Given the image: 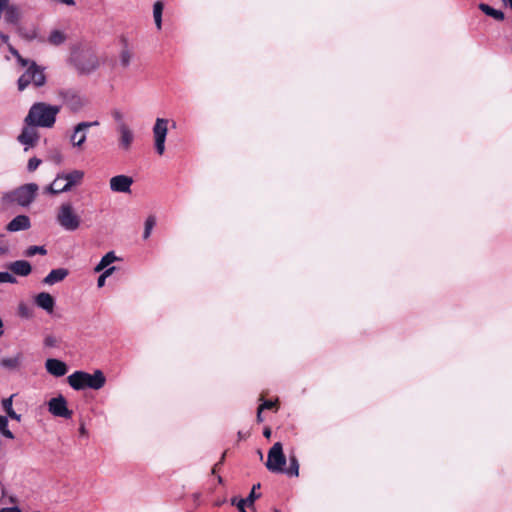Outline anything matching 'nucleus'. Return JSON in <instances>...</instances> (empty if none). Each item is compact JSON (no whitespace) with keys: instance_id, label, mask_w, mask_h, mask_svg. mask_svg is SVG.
<instances>
[{"instance_id":"obj_1","label":"nucleus","mask_w":512,"mask_h":512,"mask_svg":"<svg viewBox=\"0 0 512 512\" xmlns=\"http://www.w3.org/2000/svg\"><path fill=\"white\" fill-rule=\"evenodd\" d=\"M59 111L60 108L58 106L43 102L35 103L31 106L25 118V123L28 126L51 128L56 121V115Z\"/></svg>"},{"instance_id":"obj_2","label":"nucleus","mask_w":512,"mask_h":512,"mask_svg":"<svg viewBox=\"0 0 512 512\" xmlns=\"http://www.w3.org/2000/svg\"><path fill=\"white\" fill-rule=\"evenodd\" d=\"M69 385L74 390L101 389L106 383V377L101 370H95L93 374L85 371H75L67 378Z\"/></svg>"},{"instance_id":"obj_3","label":"nucleus","mask_w":512,"mask_h":512,"mask_svg":"<svg viewBox=\"0 0 512 512\" xmlns=\"http://www.w3.org/2000/svg\"><path fill=\"white\" fill-rule=\"evenodd\" d=\"M84 177L81 170H73L69 173H61L56 176L54 181L46 188V192L59 194L69 191L73 186L79 184Z\"/></svg>"},{"instance_id":"obj_4","label":"nucleus","mask_w":512,"mask_h":512,"mask_svg":"<svg viewBox=\"0 0 512 512\" xmlns=\"http://www.w3.org/2000/svg\"><path fill=\"white\" fill-rule=\"evenodd\" d=\"M56 221L65 231H75L81 226V217L71 202H63L57 209Z\"/></svg>"},{"instance_id":"obj_5","label":"nucleus","mask_w":512,"mask_h":512,"mask_svg":"<svg viewBox=\"0 0 512 512\" xmlns=\"http://www.w3.org/2000/svg\"><path fill=\"white\" fill-rule=\"evenodd\" d=\"M38 191V185L35 183H28L20 186L14 191L7 193L3 196L5 202H15L20 206H28L35 199Z\"/></svg>"},{"instance_id":"obj_6","label":"nucleus","mask_w":512,"mask_h":512,"mask_svg":"<svg viewBox=\"0 0 512 512\" xmlns=\"http://www.w3.org/2000/svg\"><path fill=\"white\" fill-rule=\"evenodd\" d=\"M46 77L43 68L35 62H31L26 71L18 79V89L23 91L29 84L41 87L45 84Z\"/></svg>"},{"instance_id":"obj_7","label":"nucleus","mask_w":512,"mask_h":512,"mask_svg":"<svg viewBox=\"0 0 512 512\" xmlns=\"http://www.w3.org/2000/svg\"><path fill=\"white\" fill-rule=\"evenodd\" d=\"M266 468L272 473H283L286 465V457L283 453V446L280 442L274 443L270 448L265 463Z\"/></svg>"},{"instance_id":"obj_8","label":"nucleus","mask_w":512,"mask_h":512,"mask_svg":"<svg viewBox=\"0 0 512 512\" xmlns=\"http://www.w3.org/2000/svg\"><path fill=\"white\" fill-rule=\"evenodd\" d=\"M169 120L166 118H156L152 128L154 147L158 155L165 152V142L168 134Z\"/></svg>"},{"instance_id":"obj_9","label":"nucleus","mask_w":512,"mask_h":512,"mask_svg":"<svg viewBox=\"0 0 512 512\" xmlns=\"http://www.w3.org/2000/svg\"><path fill=\"white\" fill-rule=\"evenodd\" d=\"M117 134V147L121 152H129L136 139V134L130 125H122L115 128Z\"/></svg>"},{"instance_id":"obj_10","label":"nucleus","mask_w":512,"mask_h":512,"mask_svg":"<svg viewBox=\"0 0 512 512\" xmlns=\"http://www.w3.org/2000/svg\"><path fill=\"white\" fill-rule=\"evenodd\" d=\"M73 62L76 69L82 74H91L101 64L100 58L94 53L84 54L80 58H75Z\"/></svg>"},{"instance_id":"obj_11","label":"nucleus","mask_w":512,"mask_h":512,"mask_svg":"<svg viewBox=\"0 0 512 512\" xmlns=\"http://www.w3.org/2000/svg\"><path fill=\"white\" fill-rule=\"evenodd\" d=\"M48 410L52 415L56 417H62L66 419L72 417V411L68 409L67 401L62 395L49 400Z\"/></svg>"},{"instance_id":"obj_12","label":"nucleus","mask_w":512,"mask_h":512,"mask_svg":"<svg viewBox=\"0 0 512 512\" xmlns=\"http://www.w3.org/2000/svg\"><path fill=\"white\" fill-rule=\"evenodd\" d=\"M98 121L93 122H80L74 127V131L71 135V142L74 147H82L87 139V130L90 127L98 126Z\"/></svg>"},{"instance_id":"obj_13","label":"nucleus","mask_w":512,"mask_h":512,"mask_svg":"<svg viewBox=\"0 0 512 512\" xmlns=\"http://www.w3.org/2000/svg\"><path fill=\"white\" fill-rule=\"evenodd\" d=\"M133 182V178L128 175H116L110 178L109 187L115 193H130Z\"/></svg>"},{"instance_id":"obj_14","label":"nucleus","mask_w":512,"mask_h":512,"mask_svg":"<svg viewBox=\"0 0 512 512\" xmlns=\"http://www.w3.org/2000/svg\"><path fill=\"white\" fill-rule=\"evenodd\" d=\"M45 368L48 373L55 377L64 376L68 371L67 365L63 361L55 358L47 359L45 362Z\"/></svg>"},{"instance_id":"obj_15","label":"nucleus","mask_w":512,"mask_h":512,"mask_svg":"<svg viewBox=\"0 0 512 512\" xmlns=\"http://www.w3.org/2000/svg\"><path fill=\"white\" fill-rule=\"evenodd\" d=\"M35 126L25 127L21 134L18 136V141L27 146H34L38 140V133L34 128Z\"/></svg>"},{"instance_id":"obj_16","label":"nucleus","mask_w":512,"mask_h":512,"mask_svg":"<svg viewBox=\"0 0 512 512\" xmlns=\"http://www.w3.org/2000/svg\"><path fill=\"white\" fill-rule=\"evenodd\" d=\"M35 303L38 307L42 308L49 314H51L54 310L55 300L47 292H41L38 295H36Z\"/></svg>"},{"instance_id":"obj_17","label":"nucleus","mask_w":512,"mask_h":512,"mask_svg":"<svg viewBox=\"0 0 512 512\" xmlns=\"http://www.w3.org/2000/svg\"><path fill=\"white\" fill-rule=\"evenodd\" d=\"M30 219L26 215H18L12 219L7 225V230L10 232H17L21 230H27L30 228Z\"/></svg>"},{"instance_id":"obj_18","label":"nucleus","mask_w":512,"mask_h":512,"mask_svg":"<svg viewBox=\"0 0 512 512\" xmlns=\"http://www.w3.org/2000/svg\"><path fill=\"white\" fill-rule=\"evenodd\" d=\"M9 270L19 276H27L31 273V265L25 260H18L8 265Z\"/></svg>"},{"instance_id":"obj_19","label":"nucleus","mask_w":512,"mask_h":512,"mask_svg":"<svg viewBox=\"0 0 512 512\" xmlns=\"http://www.w3.org/2000/svg\"><path fill=\"white\" fill-rule=\"evenodd\" d=\"M68 275V270L64 268L53 269L43 279V282L47 285H54L64 280Z\"/></svg>"},{"instance_id":"obj_20","label":"nucleus","mask_w":512,"mask_h":512,"mask_svg":"<svg viewBox=\"0 0 512 512\" xmlns=\"http://www.w3.org/2000/svg\"><path fill=\"white\" fill-rule=\"evenodd\" d=\"M21 19V10L18 5L10 4L4 13V20L9 24H18Z\"/></svg>"},{"instance_id":"obj_21","label":"nucleus","mask_w":512,"mask_h":512,"mask_svg":"<svg viewBox=\"0 0 512 512\" xmlns=\"http://www.w3.org/2000/svg\"><path fill=\"white\" fill-rule=\"evenodd\" d=\"M64 100L70 109L77 111L84 105L83 99L76 93L68 91L65 93Z\"/></svg>"},{"instance_id":"obj_22","label":"nucleus","mask_w":512,"mask_h":512,"mask_svg":"<svg viewBox=\"0 0 512 512\" xmlns=\"http://www.w3.org/2000/svg\"><path fill=\"white\" fill-rule=\"evenodd\" d=\"M260 486V483L253 485L248 497L245 499H240L237 504L247 505L248 509L254 510L255 501L261 497V494L256 492V490L259 489Z\"/></svg>"},{"instance_id":"obj_23","label":"nucleus","mask_w":512,"mask_h":512,"mask_svg":"<svg viewBox=\"0 0 512 512\" xmlns=\"http://www.w3.org/2000/svg\"><path fill=\"white\" fill-rule=\"evenodd\" d=\"M118 260V257L115 255L113 251L106 253L100 260V262L95 266V272H101L105 268L109 267L110 264L114 263Z\"/></svg>"},{"instance_id":"obj_24","label":"nucleus","mask_w":512,"mask_h":512,"mask_svg":"<svg viewBox=\"0 0 512 512\" xmlns=\"http://www.w3.org/2000/svg\"><path fill=\"white\" fill-rule=\"evenodd\" d=\"M163 10H164V3L163 1H156L154 4H153V19H154V23H155V26L157 28V30H161L162 29V14H163Z\"/></svg>"},{"instance_id":"obj_25","label":"nucleus","mask_w":512,"mask_h":512,"mask_svg":"<svg viewBox=\"0 0 512 512\" xmlns=\"http://www.w3.org/2000/svg\"><path fill=\"white\" fill-rule=\"evenodd\" d=\"M67 39L66 34L61 30H52L48 36V43L53 46L62 45Z\"/></svg>"},{"instance_id":"obj_26","label":"nucleus","mask_w":512,"mask_h":512,"mask_svg":"<svg viewBox=\"0 0 512 512\" xmlns=\"http://www.w3.org/2000/svg\"><path fill=\"white\" fill-rule=\"evenodd\" d=\"M479 9L487 16H490L498 21H502L504 19V13L501 10L494 9L488 4L481 3L479 5Z\"/></svg>"},{"instance_id":"obj_27","label":"nucleus","mask_w":512,"mask_h":512,"mask_svg":"<svg viewBox=\"0 0 512 512\" xmlns=\"http://www.w3.org/2000/svg\"><path fill=\"white\" fill-rule=\"evenodd\" d=\"M133 58L132 51L125 45L119 54V61L123 68H127Z\"/></svg>"},{"instance_id":"obj_28","label":"nucleus","mask_w":512,"mask_h":512,"mask_svg":"<svg viewBox=\"0 0 512 512\" xmlns=\"http://www.w3.org/2000/svg\"><path fill=\"white\" fill-rule=\"evenodd\" d=\"M290 465L287 469L284 468V472L289 476L297 477L299 475V463L296 456L292 455L289 457Z\"/></svg>"},{"instance_id":"obj_29","label":"nucleus","mask_w":512,"mask_h":512,"mask_svg":"<svg viewBox=\"0 0 512 512\" xmlns=\"http://www.w3.org/2000/svg\"><path fill=\"white\" fill-rule=\"evenodd\" d=\"M20 361H21V356L17 355L15 357L3 358L0 363H1V366L5 367V368L14 369L19 366Z\"/></svg>"},{"instance_id":"obj_30","label":"nucleus","mask_w":512,"mask_h":512,"mask_svg":"<svg viewBox=\"0 0 512 512\" xmlns=\"http://www.w3.org/2000/svg\"><path fill=\"white\" fill-rule=\"evenodd\" d=\"M156 224V218L153 215H150L146 221L144 226L143 238L148 239L151 235V232Z\"/></svg>"},{"instance_id":"obj_31","label":"nucleus","mask_w":512,"mask_h":512,"mask_svg":"<svg viewBox=\"0 0 512 512\" xmlns=\"http://www.w3.org/2000/svg\"><path fill=\"white\" fill-rule=\"evenodd\" d=\"M8 419L5 416L0 415V433L6 438L13 439L14 434L7 428Z\"/></svg>"},{"instance_id":"obj_32","label":"nucleus","mask_w":512,"mask_h":512,"mask_svg":"<svg viewBox=\"0 0 512 512\" xmlns=\"http://www.w3.org/2000/svg\"><path fill=\"white\" fill-rule=\"evenodd\" d=\"M112 117L116 123V127L115 128H120L122 125H129L126 121H125V116H124V113L119 110V109H114L112 111Z\"/></svg>"},{"instance_id":"obj_33","label":"nucleus","mask_w":512,"mask_h":512,"mask_svg":"<svg viewBox=\"0 0 512 512\" xmlns=\"http://www.w3.org/2000/svg\"><path fill=\"white\" fill-rule=\"evenodd\" d=\"M47 253L44 246H30L26 251L25 255L28 257H32L36 254L45 255Z\"/></svg>"},{"instance_id":"obj_34","label":"nucleus","mask_w":512,"mask_h":512,"mask_svg":"<svg viewBox=\"0 0 512 512\" xmlns=\"http://www.w3.org/2000/svg\"><path fill=\"white\" fill-rule=\"evenodd\" d=\"M18 314L23 318H30L33 315L32 308L22 302L18 306Z\"/></svg>"},{"instance_id":"obj_35","label":"nucleus","mask_w":512,"mask_h":512,"mask_svg":"<svg viewBox=\"0 0 512 512\" xmlns=\"http://www.w3.org/2000/svg\"><path fill=\"white\" fill-rule=\"evenodd\" d=\"M18 32L22 38H24L28 41H32V40L36 39V37H37V31L35 29L28 31L23 28H19Z\"/></svg>"},{"instance_id":"obj_36","label":"nucleus","mask_w":512,"mask_h":512,"mask_svg":"<svg viewBox=\"0 0 512 512\" xmlns=\"http://www.w3.org/2000/svg\"><path fill=\"white\" fill-rule=\"evenodd\" d=\"M59 339L54 335H46L44 338V345L49 348L58 346Z\"/></svg>"},{"instance_id":"obj_37","label":"nucleus","mask_w":512,"mask_h":512,"mask_svg":"<svg viewBox=\"0 0 512 512\" xmlns=\"http://www.w3.org/2000/svg\"><path fill=\"white\" fill-rule=\"evenodd\" d=\"M16 278L9 272H0V283H16Z\"/></svg>"},{"instance_id":"obj_38","label":"nucleus","mask_w":512,"mask_h":512,"mask_svg":"<svg viewBox=\"0 0 512 512\" xmlns=\"http://www.w3.org/2000/svg\"><path fill=\"white\" fill-rule=\"evenodd\" d=\"M13 397H14V395H11L10 397L3 399V401H2V406L6 413L13 410V407H12Z\"/></svg>"},{"instance_id":"obj_39","label":"nucleus","mask_w":512,"mask_h":512,"mask_svg":"<svg viewBox=\"0 0 512 512\" xmlns=\"http://www.w3.org/2000/svg\"><path fill=\"white\" fill-rule=\"evenodd\" d=\"M41 163V160L38 159V158H31L29 161H28V165H27V169L32 172L34 170H36L38 168V166L40 165Z\"/></svg>"},{"instance_id":"obj_40","label":"nucleus","mask_w":512,"mask_h":512,"mask_svg":"<svg viewBox=\"0 0 512 512\" xmlns=\"http://www.w3.org/2000/svg\"><path fill=\"white\" fill-rule=\"evenodd\" d=\"M10 6L9 0H0V18L5 13L7 7Z\"/></svg>"},{"instance_id":"obj_41","label":"nucleus","mask_w":512,"mask_h":512,"mask_svg":"<svg viewBox=\"0 0 512 512\" xmlns=\"http://www.w3.org/2000/svg\"><path fill=\"white\" fill-rule=\"evenodd\" d=\"M274 406H275V402L270 401V400H266V401H264V402L259 406V408H260V410H262V411H263L264 409H271V408H273Z\"/></svg>"},{"instance_id":"obj_42","label":"nucleus","mask_w":512,"mask_h":512,"mask_svg":"<svg viewBox=\"0 0 512 512\" xmlns=\"http://www.w3.org/2000/svg\"><path fill=\"white\" fill-rule=\"evenodd\" d=\"M0 512H22V510L18 506H12V507H2V508H0Z\"/></svg>"},{"instance_id":"obj_43","label":"nucleus","mask_w":512,"mask_h":512,"mask_svg":"<svg viewBox=\"0 0 512 512\" xmlns=\"http://www.w3.org/2000/svg\"><path fill=\"white\" fill-rule=\"evenodd\" d=\"M17 61L18 63L22 66V67H27L30 65V63L32 61L28 60V59H25L23 58L21 55L17 58Z\"/></svg>"},{"instance_id":"obj_44","label":"nucleus","mask_w":512,"mask_h":512,"mask_svg":"<svg viewBox=\"0 0 512 512\" xmlns=\"http://www.w3.org/2000/svg\"><path fill=\"white\" fill-rule=\"evenodd\" d=\"M116 270V267L112 266V267H107L105 268L104 270H102V274L103 275H106V278H108L109 276H111Z\"/></svg>"},{"instance_id":"obj_45","label":"nucleus","mask_w":512,"mask_h":512,"mask_svg":"<svg viewBox=\"0 0 512 512\" xmlns=\"http://www.w3.org/2000/svg\"><path fill=\"white\" fill-rule=\"evenodd\" d=\"M7 415L11 418V419H14L16 421H20L21 420V415L20 414H17L14 409L9 411L7 413Z\"/></svg>"},{"instance_id":"obj_46","label":"nucleus","mask_w":512,"mask_h":512,"mask_svg":"<svg viewBox=\"0 0 512 512\" xmlns=\"http://www.w3.org/2000/svg\"><path fill=\"white\" fill-rule=\"evenodd\" d=\"M106 275H103L101 274L99 277H98V280H97V286L99 288L103 287L105 285V282H106Z\"/></svg>"},{"instance_id":"obj_47","label":"nucleus","mask_w":512,"mask_h":512,"mask_svg":"<svg viewBox=\"0 0 512 512\" xmlns=\"http://www.w3.org/2000/svg\"><path fill=\"white\" fill-rule=\"evenodd\" d=\"M8 50L16 59L20 56L18 50L15 49L10 43L8 44Z\"/></svg>"},{"instance_id":"obj_48","label":"nucleus","mask_w":512,"mask_h":512,"mask_svg":"<svg viewBox=\"0 0 512 512\" xmlns=\"http://www.w3.org/2000/svg\"><path fill=\"white\" fill-rule=\"evenodd\" d=\"M237 508L240 512H254V510L248 509L247 505L237 504Z\"/></svg>"},{"instance_id":"obj_49","label":"nucleus","mask_w":512,"mask_h":512,"mask_svg":"<svg viewBox=\"0 0 512 512\" xmlns=\"http://www.w3.org/2000/svg\"><path fill=\"white\" fill-rule=\"evenodd\" d=\"M0 38L1 40L6 43L7 45L9 44V36L4 34V33H0Z\"/></svg>"},{"instance_id":"obj_50","label":"nucleus","mask_w":512,"mask_h":512,"mask_svg":"<svg viewBox=\"0 0 512 512\" xmlns=\"http://www.w3.org/2000/svg\"><path fill=\"white\" fill-rule=\"evenodd\" d=\"M4 495H5V488H4L3 483L0 481V500L4 497Z\"/></svg>"},{"instance_id":"obj_51","label":"nucleus","mask_w":512,"mask_h":512,"mask_svg":"<svg viewBox=\"0 0 512 512\" xmlns=\"http://www.w3.org/2000/svg\"><path fill=\"white\" fill-rule=\"evenodd\" d=\"M263 435L266 437V438H269L271 436V429L270 428H265L264 429V432H263Z\"/></svg>"},{"instance_id":"obj_52","label":"nucleus","mask_w":512,"mask_h":512,"mask_svg":"<svg viewBox=\"0 0 512 512\" xmlns=\"http://www.w3.org/2000/svg\"><path fill=\"white\" fill-rule=\"evenodd\" d=\"M257 420L259 422H262L263 421V418H262V410H260V408H258V411H257Z\"/></svg>"},{"instance_id":"obj_53","label":"nucleus","mask_w":512,"mask_h":512,"mask_svg":"<svg viewBox=\"0 0 512 512\" xmlns=\"http://www.w3.org/2000/svg\"><path fill=\"white\" fill-rule=\"evenodd\" d=\"M66 5H74V0H59Z\"/></svg>"},{"instance_id":"obj_54","label":"nucleus","mask_w":512,"mask_h":512,"mask_svg":"<svg viewBox=\"0 0 512 512\" xmlns=\"http://www.w3.org/2000/svg\"><path fill=\"white\" fill-rule=\"evenodd\" d=\"M79 432H80L81 435H86L87 434V430L85 429V427L83 425L80 426Z\"/></svg>"},{"instance_id":"obj_55","label":"nucleus","mask_w":512,"mask_h":512,"mask_svg":"<svg viewBox=\"0 0 512 512\" xmlns=\"http://www.w3.org/2000/svg\"><path fill=\"white\" fill-rule=\"evenodd\" d=\"M238 501H239V500H237L236 498H233V499L231 500V503H232V505H236V506H237Z\"/></svg>"},{"instance_id":"obj_56","label":"nucleus","mask_w":512,"mask_h":512,"mask_svg":"<svg viewBox=\"0 0 512 512\" xmlns=\"http://www.w3.org/2000/svg\"><path fill=\"white\" fill-rule=\"evenodd\" d=\"M506 1L509 3V5H510V7L512 9V0H506Z\"/></svg>"},{"instance_id":"obj_57","label":"nucleus","mask_w":512,"mask_h":512,"mask_svg":"<svg viewBox=\"0 0 512 512\" xmlns=\"http://www.w3.org/2000/svg\"><path fill=\"white\" fill-rule=\"evenodd\" d=\"M33 512H41V511H33Z\"/></svg>"}]
</instances>
